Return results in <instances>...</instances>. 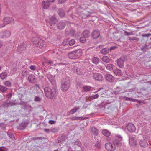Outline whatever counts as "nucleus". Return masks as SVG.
<instances>
[{
	"label": "nucleus",
	"mask_w": 151,
	"mask_h": 151,
	"mask_svg": "<svg viewBox=\"0 0 151 151\" xmlns=\"http://www.w3.org/2000/svg\"><path fill=\"white\" fill-rule=\"evenodd\" d=\"M116 140H114L113 143H107L105 145L106 149L108 151H114L116 149V146L119 147L122 145V138L120 135L115 136Z\"/></svg>",
	"instance_id": "nucleus-1"
},
{
	"label": "nucleus",
	"mask_w": 151,
	"mask_h": 151,
	"mask_svg": "<svg viewBox=\"0 0 151 151\" xmlns=\"http://www.w3.org/2000/svg\"><path fill=\"white\" fill-rule=\"evenodd\" d=\"M32 41L33 44L40 48H42L46 47L45 42L42 39L37 37H33Z\"/></svg>",
	"instance_id": "nucleus-2"
},
{
	"label": "nucleus",
	"mask_w": 151,
	"mask_h": 151,
	"mask_svg": "<svg viewBox=\"0 0 151 151\" xmlns=\"http://www.w3.org/2000/svg\"><path fill=\"white\" fill-rule=\"evenodd\" d=\"M45 95L48 99H52L55 96L56 93L55 89H51L48 87H45L44 88Z\"/></svg>",
	"instance_id": "nucleus-3"
},
{
	"label": "nucleus",
	"mask_w": 151,
	"mask_h": 151,
	"mask_svg": "<svg viewBox=\"0 0 151 151\" xmlns=\"http://www.w3.org/2000/svg\"><path fill=\"white\" fill-rule=\"evenodd\" d=\"M82 52L81 50H78L73 51L68 54V57L71 59H76L78 58L81 55Z\"/></svg>",
	"instance_id": "nucleus-4"
},
{
	"label": "nucleus",
	"mask_w": 151,
	"mask_h": 151,
	"mask_svg": "<svg viewBox=\"0 0 151 151\" xmlns=\"http://www.w3.org/2000/svg\"><path fill=\"white\" fill-rule=\"evenodd\" d=\"M70 86V81L68 78L63 80L61 83V88L62 91L65 92L67 91Z\"/></svg>",
	"instance_id": "nucleus-5"
},
{
	"label": "nucleus",
	"mask_w": 151,
	"mask_h": 151,
	"mask_svg": "<svg viewBox=\"0 0 151 151\" xmlns=\"http://www.w3.org/2000/svg\"><path fill=\"white\" fill-rule=\"evenodd\" d=\"M72 69L73 72L78 75H81L83 74V70L82 69L77 67H73Z\"/></svg>",
	"instance_id": "nucleus-6"
},
{
	"label": "nucleus",
	"mask_w": 151,
	"mask_h": 151,
	"mask_svg": "<svg viewBox=\"0 0 151 151\" xmlns=\"http://www.w3.org/2000/svg\"><path fill=\"white\" fill-rule=\"evenodd\" d=\"M11 33L10 31L6 30L0 32V37L5 38L9 37Z\"/></svg>",
	"instance_id": "nucleus-7"
},
{
	"label": "nucleus",
	"mask_w": 151,
	"mask_h": 151,
	"mask_svg": "<svg viewBox=\"0 0 151 151\" xmlns=\"http://www.w3.org/2000/svg\"><path fill=\"white\" fill-rule=\"evenodd\" d=\"M3 21L4 24L1 26V27H4L6 24L14 22V19L12 17H6L4 18Z\"/></svg>",
	"instance_id": "nucleus-8"
},
{
	"label": "nucleus",
	"mask_w": 151,
	"mask_h": 151,
	"mask_svg": "<svg viewBox=\"0 0 151 151\" xmlns=\"http://www.w3.org/2000/svg\"><path fill=\"white\" fill-rule=\"evenodd\" d=\"M127 129L128 131L131 132H134L136 129L134 125L132 123H129L127 124Z\"/></svg>",
	"instance_id": "nucleus-9"
},
{
	"label": "nucleus",
	"mask_w": 151,
	"mask_h": 151,
	"mask_svg": "<svg viewBox=\"0 0 151 151\" xmlns=\"http://www.w3.org/2000/svg\"><path fill=\"white\" fill-rule=\"evenodd\" d=\"M93 77L95 80L98 81H102V75L99 73H94Z\"/></svg>",
	"instance_id": "nucleus-10"
},
{
	"label": "nucleus",
	"mask_w": 151,
	"mask_h": 151,
	"mask_svg": "<svg viewBox=\"0 0 151 151\" xmlns=\"http://www.w3.org/2000/svg\"><path fill=\"white\" fill-rule=\"evenodd\" d=\"M105 78L107 81L110 82H113L114 80V77L109 74H107L105 75Z\"/></svg>",
	"instance_id": "nucleus-11"
},
{
	"label": "nucleus",
	"mask_w": 151,
	"mask_h": 151,
	"mask_svg": "<svg viewBox=\"0 0 151 151\" xmlns=\"http://www.w3.org/2000/svg\"><path fill=\"white\" fill-rule=\"evenodd\" d=\"M139 144L141 147H145L148 145L147 142L144 139L140 140L139 142Z\"/></svg>",
	"instance_id": "nucleus-12"
},
{
	"label": "nucleus",
	"mask_w": 151,
	"mask_h": 151,
	"mask_svg": "<svg viewBox=\"0 0 151 151\" xmlns=\"http://www.w3.org/2000/svg\"><path fill=\"white\" fill-rule=\"evenodd\" d=\"M57 21L56 19L55 16H52L50 18L49 21L48 20L51 26L55 24Z\"/></svg>",
	"instance_id": "nucleus-13"
},
{
	"label": "nucleus",
	"mask_w": 151,
	"mask_h": 151,
	"mask_svg": "<svg viewBox=\"0 0 151 151\" xmlns=\"http://www.w3.org/2000/svg\"><path fill=\"white\" fill-rule=\"evenodd\" d=\"M100 35V32L97 30H94L92 33V37L94 39H96L99 37Z\"/></svg>",
	"instance_id": "nucleus-14"
},
{
	"label": "nucleus",
	"mask_w": 151,
	"mask_h": 151,
	"mask_svg": "<svg viewBox=\"0 0 151 151\" xmlns=\"http://www.w3.org/2000/svg\"><path fill=\"white\" fill-rule=\"evenodd\" d=\"M50 7V4L47 1H44L42 2V7L45 9H47Z\"/></svg>",
	"instance_id": "nucleus-15"
},
{
	"label": "nucleus",
	"mask_w": 151,
	"mask_h": 151,
	"mask_svg": "<svg viewBox=\"0 0 151 151\" xmlns=\"http://www.w3.org/2000/svg\"><path fill=\"white\" fill-rule=\"evenodd\" d=\"M65 26V22H60L57 24L58 28L60 29H64Z\"/></svg>",
	"instance_id": "nucleus-16"
},
{
	"label": "nucleus",
	"mask_w": 151,
	"mask_h": 151,
	"mask_svg": "<svg viewBox=\"0 0 151 151\" xmlns=\"http://www.w3.org/2000/svg\"><path fill=\"white\" fill-rule=\"evenodd\" d=\"M129 143L131 145L134 146L137 144V142L134 137L132 136L129 137Z\"/></svg>",
	"instance_id": "nucleus-17"
},
{
	"label": "nucleus",
	"mask_w": 151,
	"mask_h": 151,
	"mask_svg": "<svg viewBox=\"0 0 151 151\" xmlns=\"http://www.w3.org/2000/svg\"><path fill=\"white\" fill-rule=\"evenodd\" d=\"M117 64L119 67L120 68L122 67L124 65L123 59L122 58L119 59L117 60Z\"/></svg>",
	"instance_id": "nucleus-18"
},
{
	"label": "nucleus",
	"mask_w": 151,
	"mask_h": 151,
	"mask_svg": "<svg viewBox=\"0 0 151 151\" xmlns=\"http://www.w3.org/2000/svg\"><path fill=\"white\" fill-rule=\"evenodd\" d=\"M28 79L31 83H34L36 81L35 76L32 74L30 75L28 77Z\"/></svg>",
	"instance_id": "nucleus-19"
},
{
	"label": "nucleus",
	"mask_w": 151,
	"mask_h": 151,
	"mask_svg": "<svg viewBox=\"0 0 151 151\" xmlns=\"http://www.w3.org/2000/svg\"><path fill=\"white\" fill-rule=\"evenodd\" d=\"M102 134L106 137H109L111 135L110 132L107 129H103L102 131Z\"/></svg>",
	"instance_id": "nucleus-20"
},
{
	"label": "nucleus",
	"mask_w": 151,
	"mask_h": 151,
	"mask_svg": "<svg viewBox=\"0 0 151 151\" xmlns=\"http://www.w3.org/2000/svg\"><path fill=\"white\" fill-rule=\"evenodd\" d=\"M80 108L79 107H75L73 109H72L69 112V114L68 115L73 114L76 112Z\"/></svg>",
	"instance_id": "nucleus-21"
},
{
	"label": "nucleus",
	"mask_w": 151,
	"mask_h": 151,
	"mask_svg": "<svg viewBox=\"0 0 151 151\" xmlns=\"http://www.w3.org/2000/svg\"><path fill=\"white\" fill-rule=\"evenodd\" d=\"M48 78L52 84H54L55 83V80L54 76L51 75H49L48 76Z\"/></svg>",
	"instance_id": "nucleus-22"
},
{
	"label": "nucleus",
	"mask_w": 151,
	"mask_h": 151,
	"mask_svg": "<svg viewBox=\"0 0 151 151\" xmlns=\"http://www.w3.org/2000/svg\"><path fill=\"white\" fill-rule=\"evenodd\" d=\"M114 73L116 76H120L123 75L122 72L119 70L117 69L114 71Z\"/></svg>",
	"instance_id": "nucleus-23"
},
{
	"label": "nucleus",
	"mask_w": 151,
	"mask_h": 151,
	"mask_svg": "<svg viewBox=\"0 0 151 151\" xmlns=\"http://www.w3.org/2000/svg\"><path fill=\"white\" fill-rule=\"evenodd\" d=\"M106 67L107 70L111 71L114 68L115 66L113 64H109L106 65Z\"/></svg>",
	"instance_id": "nucleus-24"
},
{
	"label": "nucleus",
	"mask_w": 151,
	"mask_h": 151,
	"mask_svg": "<svg viewBox=\"0 0 151 151\" xmlns=\"http://www.w3.org/2000/svg\"><path fill=\"white\" fill-rule=\"evenodd\" d=\"M91 131L95 135H96L98 134V129L94 127H93L91 128Z\"/></svg>",
	"instance_id": "nucleus-25"
},
{
	"label": "nucleus",
	"mask_w": 151,
	"mask_h": 151,
	"mask_svg": "<svg viewBox=\"0 0 151 151\" xmlns=\"http://www.w3.org/2000/svg\"><path fill=\"white\" fill-rule=\"evenodd\" d=\"M58 15L61 17H64L65 14L64 12L62 9H60L58 11Z\"/></svg>",
	"instance_id": "nucleus-26"
},
{
	"label": "nucleus",
	"mask_w": 151,
	"mask_h": 151,
	"mask_svg": "<svg viewBox=\"0 0 151 151\" xmlns=\"http://www.w3.org/2000/svg\"><path fill=\"white\" fill-rule=\"evenodd\" d=\"M26 47V45L24 43L19 45L18 47V49L19 50L22 51L25 49Z\"/></svg>",
	"instance_id": "nucleus-27"
},
{
	"label": "nucleus",
	"mask_w": 151,
	"mask_h": 151,
	"mask_svg": "<svg viewBox=\"0 0 151 151\" xmlns=\"http://www.w3.org/2000/svg\"><path fill=\"white\" fill-rule=\"evenodd\" d=\"M102 60L103 61L108 63L109 62L110 60V58L106 56H104L102 58Z\"/></svg>",
	"instance_id": "nucleus-28"
},
{
	"label": "nucleus",
	"mask_w": 151,
	"mask_h": 151,
	"mask_svg": "<svg viewBox=\"0 0 151 151\" xmlns=\"http://www.w3.org/2000/svg\"><path fill=\"white\" fill-rule=\"evenodd\" d=\"M91 87L88 86H83V90L85 92H87L90 91L91 89Z\"/></svg>",
	"instance_id": "nucleus-29"
},
{
	"label": "nucleus",
	"mask_w": 151,
	"mask_h": 151,
	"mask_svg": "<svg viewBox=\"0 0 151 151\" xmlns=\"http://www.w3.org/2000/svg\"><path fill=\"white\" fill-rule=\"evenodd\" d=\"M92 62L94 63L97 64L99 62V59L96 57H93L92 59Z\"/></svg>",
	"instance_id": "nucleus-30"
},
{
	"label": "nucleus",
	"mask_w": 151,
	"mask_h": 151,
	"mask_svg": "<svg viewBox=\"0 0 151 151\" xmlns=\"http://www.w3.org/2000/svg\"><path fill=\"white\" fill-rule=\"evenodd\" d=\"M89 32L88 30H86L83 32V35L84 37L86 38L88 37L89 35Z\"/></svg>",
	"instance_id": "nucleus-31"
},
{
	"label": "nucleus",
	"mask_w": 151,
	"mask_h": 151,
	"mask_svg": "<svg viewBox=\"0 0 151 151\" xmlns=\"http://www.w3.org/2000/svg\"><path fill=\"white\" fill-rule=\"evenodd\" d=\"M7 77V75L6 73L3 72L0 75V77L2 79L5 78Z\"/></svg>",
	"instance_id": "nucleus-32"
},
{
	"label": "nucleus",
	"mask_w": 151,
	"mask_h": 151,
	"mask_svg": "<svg viewBox=\"0 0 151 151\" xmlns=\"http://www.w3.org/2000/svg\"><path fill=\"white\" fill-rule=\"evenodd\" d=\"M109 50L107 48H105L103 49L101 51V52L104 54H106L109 52Z\"/></svg>",
	"instance_id": "nucleus-33"
},
{
	"label": "nucleus",
	"mask_w": 151,
	"mask_h": 151,
	"mask_svg": "<svg viewBox=\"0 0 151 151\" xmlns=\"http://www.w3.org/2000/svg\"><path fill=\"white\" fill-rule=\"evenodd\" d=\"M99 97V95L98 94H96L94 95V96H90L88 99L90 100H92L93 99H97Z\"/></svg>",
	"instance_id": "nucleus-34"
},
{
	"label": "nucleus",
	"mask_w": 151,
	"mask_h": 151,
	"mask_svg": "<svg viewBox=\"0 0 151 151\" xmlns=\"http://www.w3.org/2000/svg\"><path fill=\"white\" fill-rule=\"evenodd\" d=\"M7 88L5 87L0 85V90L2 92H4L7 90Z\"/></svg>",
	"instance_id": "nucleus-35"
},
{
	"label": "nucleus",
	"mask_w": 151,
	"mask_h": 151,
	"mask_svg": "<svg viewBox=\"0 0 151 151\" xmlns=\"http://www.w3.org/2000/svg\"><path fill=\"white\" fill-rule=\"evenodd\" d=\"M81 117H73L71 118L72 120H81Z\"/></svg>",
	"instance_id": "nucleus-36"
},
{
	"label": "nucleus",
	"mask_w": 151,
	"mask_h": 151,
	"mask_svg": "<svg viewBox=\"0 0 151 151\" xmlns=\"http://www.w3.org/2000/svg\"><path fill=\"white\" fill-rule=\"evenodd\" d=\"M69 40L68 39H65L62 43V45H65L68 43Z\"/></svg>",
	"instance_id": "nucleus-37"
},
{
	"label": "nucleus",
	"mask_w": 151,
	"mask_h": 151,
	"mask_svg": "<svg viewBox=\"0 0 151 151\" xmlns=\"http://www.w3.org/2000/svg\"><path fill=\"white\" fill-rule=\"evenodd\" d=\"M68 43H69V45L70 46L73 45L75 43V40L74 39H71L70 41L69 40Z\"/></svg>",
	"instance_id": "nucleus-38"
},
{
	"label": "nucleus",
	"mask_w": 151,
	"mask_h": 151,
	"mask_svg": "<svg viewBox=\"0 0 151 151\" xmlns=\"http://www.w3.org/2000/svg\"><path fill=\"white\" fill-rule=\"evenodd\" d=\"M41 100V98L39 97L36 96L35 97L34 101L36 102H39Z\"/></svg>",
	"instance_id": "nucleus-39"
},
{
	"label": "nucleus",
	"mask_w": 151,
	"mask_h": 151,
	"mask_svg": "<svg viewBox=\"0 0 151 151\" xmlns=\"http://www.w3.org/2000/svg\"><path fill=\"white\" fill-rule=\"evenodd\" d=\"M27 74L28 72L27 71L24 70L23 71L22 73V75L23 77H25L27 75Z\"/></svg>",
	"instance_id": "nucleus-40"
},
{
	"label": "nucleus",
	"mask_w": 151,
	"mask_h": 151,
	"mask_svg": "<svg viewBox=\"0 0 151 151\" xmlns=\"http://www.w3.org/2000/svg\"><path fill=\"white\" fill-rule=\"evenodd\" d=\"M86 38L85 37H82L80 38V41L82 43H84L86 41Z\"/></svg>",
	"instance_id": "nucleus-41"
},
{
	"label": "nucleus",
	"mask_w": 151,
	"mask_h": 151,
	"mask_svg": "<svg viewBox=\"0 0 151 151\" xmlns=\"http://www.w3.org/2000/svg\"><path fill=\"white\" fill-rule=\"evenodd\" d=\"M5 85L7 87H10L11 85V83L8 81H7L4 83Z\"/></svg>",
	"instance_id": "nucleus-42"
},
{
	"label": "nucleus",
	"mask_w": 151,
	"mask_h": 151,
	"mask_svg": "<svg viewBox=\"0 0 151 151\" xmlns=\"http://www.w3.org/2000/svg\"><path fill=\"white\" fill-rule=\"evenodd\" d=\"M124 35L126 36L131 35H133V33L131 32H129L127 31H125L124 32Z\"/></svg>",
	"instance_id": "nucleus-43"
},
{
	"label": "nucleus",
	"mask_w": 151,
	"mask_h": 151,
	"mask_svg": "<svg viewBox=\"0 0 151 151\" xmlns=\"http://www.w3.org/2000/svg\"><path fill=\"white\" fill-rule=\"evenodd\" d=\"M58 131L57 128H54L51 129V131L52 133H55L57 132Z\"/></svg>",
	"instance_id": "nucleus-44"
},
{
	"label": "nucleus",
	"mask_w": 151,
	"mask_h": 151,
	"mask_svg": "<svg viewBox=\"0 0 151 151\" xmlns=\"http://www.w3.org/2000/svg\"><path fill=\"white\" fill-rule=\"evenodd\" d=\"M9 137L12 139H14V136L13 134H8Z\"/></svg>",
	"instance_id": "nucleus-45"
},
{
	"label": "nucleus",
	"mask_w": 151,
	"mask_h": 151,
	"mask_svg": "<svg viewBox=\"0 0 151 151\" xmlns=\"http://www.w3.org/2000/svg\"><path fill=\"white\" fill-rule=\"evenodd\" d=\"M29 68L32 70H34L36 69V67L33 65H31L30 67Z\"/></svg>",
	"instance_id": "nucleus-46"
},
{
	"label": "nucleus",
	"mask_w": 151,
	"mask_h": 151,
	"mask_svg": "<svg viewBox=\"0 0 151 151\" xmlns=\"http://www.w3.org/2000/svg\"><path fill=\"white\" fill-rule=\"evenodd\" d=\"M7 150L4 147H0V151H6Z\"/></svg>",
	"instance_id": "nucleus-47"
},
{
	"label": "nucleus",
	"mask_w": 151,
	"mask_h": 151,
	"mask_svg": "<svg viewBox=\"0 0 151 151\" xmlns=\"http://www.w3.org/2000/svg\"><path fill=\"white\" fill-rule=\"evenodd\" d=\"M147 47L146 45H144L143 46H142L141 49L142 50H144L145 49L147 48Z\"/></svg>",
	"instance_id": "nucleus-48"
},
{
	"label": "nucleus",
	"mask_w": 151,
	"mask_h": 151,
	"mask_svg": "<svg viewBox=\"0 0 151 151\" xmlns=\"http://www.w3.org/2000/svg\"><path fill=\"white\" fill-rule=\"evenodd\" d=\"M75 33V31L74 29H72L70 31V34L72 36L74 35Z\"/></svg>",
	"instance_id": "nucleus-49"
},
{
	"label": "nucleus",
	"mask_w": 151,
	"mask_h": 151,
	"mask_svg": "<svg viewBox=\"0 0 151 151\" xmlns=\"http://www.w3.org/2000/svg\"><path fill=\"white\" fill-rule=\"evenodd\" d=\"M74 144L78 145L80 147L81 145V142L79 141H76L74 142Z\"/></svg>",
	"instance_id": "nucleus-50"
},
{
	"label": "nucleus",
	"mask_w": 151,
	"mask_h": 151,
	"mask_svg": "<svg viewBox=\"0 0 151 151\" xmlns=\"http://www.w3.org/2000/svg\"><path fill=\"white\" fill-rule=\"evenodd\" d=\"M55 122V121H54L53 120H50L49 121V123L50 124H54Z\"/></svg>",
	"instance_id": "nucleus-51"
},
{
	"label": "nucleus",
	"mask_w": 151,
	"mask_h": 151,
	"mask_svg": "<svg viewBox=\"0 0 151 151\" xmlns=\"http://www.w3.org/2000/svg\"><path fill=\"white\" fill-rule=\"evenodd\" d=\"M67 0H58V2L59 3H64Z\"/></svg>",
	"instance_id": "nucleus-52"
},
{
	"label": "nucleus",
	"mask_w": 151,
	"mask_h": 151,
	"mask_svg": "<svg viewBox=\"0 0 151 151\" xmlns=\"http://www.w3.org/2000/svg\"><path fill=\"white\" fill-rule=\"evenodd\" d=\"M128 1L130 2H136L137 1H138L139 0H127Z\"/></svg>",
	"instance_id": "nucleus-53"
},
{
	"label": "nucleus",
	"mask_w": 151,
	"mask_h": 151,
	"mask_svg": "<svg viewBox=\"0 0 151 151\" xmlns=\"http://www.w3.org/2000/svg\"><path fill=\"white\" fill-rule=\"evenodd\" d=\"M151 35L150 34H145L143 35L142 36L144 37H148L150 36Z\"/></svg>",
	"instance_id": "nucleus-54"
},
{
	"label": "nucleus",
	"mask_w": 151,
	"mask_h": 151,
	"mask_svg": "<svg viewBox=\"0 0 151 151\" xmlns=\"http://www.w3.org/2000/svg\"><path fill=\"white\" fill-rule=\"evenodd\" d=\"M116 48V46H113L110 47L109 50H111L113 49H114Z\"/></svg>",
	"instance_id": "nucleus-55"
},
{
	"label": "nucleus",
	"mask_w": 151,
	"mask_h": 151,
	"mask_svg": "<svg viewBox=\"0 0 151 151\" xmlns=\"http://www.w3.org/2000/svg\"><path fill=\"white\" fill-rule=\"evenodd\" d=\"M4 24V21H3L2 22L1 21L0 22V28H2V27H1V26L3 25Z\"/></svg>",
	"instance_id": "nucleus-56"
},
{
	"label": "nucleus",
	"mask_w": 151,
	"mask_h": 151,
	"mask_svg": "<svg viewBox=\"0 0 151 151\" xmlns=\"http://www.w3.org/2000/svg\"><path fill=\"white\" fill-rule=\"evenodd\" d=\"M137 101V100L131 98L130 101L132 102H135Z\"/></svg>",
	"instance_id": "nucleus-57"
},
{
	"label": "nucleus",
	"mask_w": 151,
	"mask_h": 151,
	"mask_svg": "<svg viewBox=\"0 0 151 151\" xmlns=\"http://www.w3.org/2000/svg\"><path fill=\"white\" fill-rule=\"evenodd\" d=\"M124 99H125L127 101H130V99H131V98H128L127 97H125Z\"/></svg>",
	"instance_id": "nucleus-58"
},
{
	"label": "nucleus",
	"mask_w": 151,
	"mask_h": 151,
	"mask_svg": "<svg viewBox=\"0 0 151 151\" xmlns=\"http://www.w3.org/2000/svg\"><path fill=\"white\" fill-rule=\"evenodd\" d=\"M47 1L48 3L49 2H53L55 1V0H47Z\"/></svg>",
	"instance_id": "nucleus-59"
},
{
	"label": "nucleus",
	"mask_w": 151,
	"mask_h": 151,
	"mask_svg": "<svg viewBox=\"0 0 151 151\" xmlns=\"http://www.w3.org/2000/svg\"><path fill=\"white\" fill-rule=\"evenodd\" d=\"M44 131L47 133H49L50 132V130L48 129H44Z\"/></svg>",
	"instance_id": "nucleus-60"
},
{
	"label": "nucleus",
	"mask_w": 151,
	"mask_h": 151,
	"mask_svg": "<svg viewBox=\"0 0 151 151\" xmlns=\"http://www.w3.org/2000/svg\"><path fill=\"white\" fill-rule=\"evenodd\" d=\"M129 39L130 40H136L135 37H133L132 38L129 37Z\"/></svg>",
	"instance_id": "nucleus-61"
},
{
	"label": "nucleus",
	"mask_w": 151,
	"mask_h": 151,
	"mask_svg": "<svg viewBox=\"0 0 151 151\" xmlns=\"http://www.w3.org/2000/svg\"><path fill=\"white\" fill-rule=\"evenodd\" d=\"M81 120L86 119H87V117H81Z\"/></svg>",
	"instance_id": "nucleus-62"
},
{
	"label": "nucleus",
	"mask_w": 151,
	"mask_h": 151,
	"mask_svg": "<svg viewBox=\"0 0 151 151\" xmlns=\"http://www.w3.org/2000/svg\"><path fill=\"white\" fill-rule=\"evenodd\" d=\"M48 63L52 64H53V62L52 61H50L48 62Z\"/></svg>",
	"instance_id": "nucleus-63"
},
{
	"label": "nucleus",
	"mask_w": 151,
	"mask_h": 151,
	"mask_svg": "<svg viewBox=\"0 0 151 151\" xmlns=\"http://www.w3.org/2000/svg\"><path fill=\"white\" fill-rule=\"evenodd\" d=\"M2 46V44L1 42H0V48Z\"/></svg>",
	"instance_id": "nucleus-64"
}]
</instances>
